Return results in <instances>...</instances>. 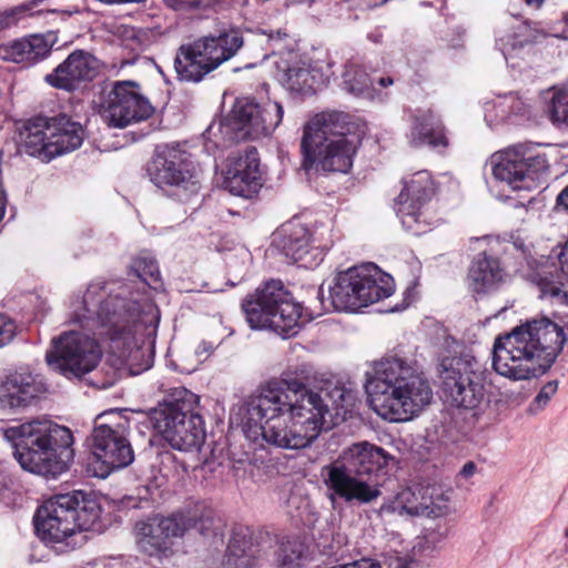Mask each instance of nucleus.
I'll use <instances>...</instances> for the list:
<instances>
[{"instance_id": "1", "label": "nucleus", "mask_w": 568, "mask_h": 568, "mask_svg": "<svg viewBox=\"0 0 568 568\" xmlns=\"http://www.w3.org/2000/svg\"><path fill=\"white\" fill-rule=\"evenodd\" d=\"M131 294L124 284L91 283L82 301V313L75 312L73 320L88 331H99L112 343L113 351L122 359L140 352L146 339L156 335L160 314L149 297Z\"/></svg>"}, {"instance_id": "2", "label": "nucleus", "mask_w": 568, "mask_h": 568, "mask_svg": "<svg viewBox=\"0 0 568 568\" xmlns=\"http://www.w3.org/2000/svg\"><path fill=\"white\" fill-rule=\"evenodd\" d=\"M244 427L254 435L261 434L270 445L284 449L310 446L321 434L328 405L314 390L277 396L265 405L246 408Z\"/></svg>"}, {"instance_id": "3", "label": "nucleus", "mask_w": 568, "mask_h": 568, "mask_svg": "<svg viewBox=\"0 0 568 568\" xmlns=\"http://www.w3.org/2000/svg\"><path fill=\"white\" fill-rule=\"evenodd\" d=\"M567 341L565 329L547 317L534 318L495 338L493 368L511 381L542 375Z\"/></svg>"}, {"instance_id": "4", "label": "nucleus", "mask_w": 568, "mask_h": 568, "mask_svg": "<svg viewBox=\"0 0 568 568\" xmlns=\"http://www.w3.org/2000/svg\"><path fill=\"white\" fill-rule=\"evenodd\" d=\"M365 389L371 407L390 423L413 419L433 399L432 388L407 359L392 355L366 372Z\"/></svg>"}, {"instance_id": "5", "label": "nucleus", "mask_w": 568, "mask_h": 568, "mask_svg": "<svg viewBox=\"0 0 568 568\" xmlns=\"http://www.w3.org/2000/svg\"><path fill=\"white\" fill-rule=\"evenodd\" d=\"M3 437L13 447V455L27 471L57 477L68 469L72 459L73 436L68 427L36 418L3 429Z\"/></svg>"}, {"instance_id": "6", "label": "nucleus", "mask_w": 568, "mask_h": 568, "mask_svg": "<svg viewBox=\"0 0 568 568\" xmlns=\"http://www.w3.org/2000/svg\"><path fill=\"white\" fill-rule=\"evenodd\" d=\"M100 506L78 490L45 500L37 510L34 526L40 539L58 554L82 547L85 531L99 520Z\"/></svg>"}, {"instance_id": "7", "label": "nucleus", "mask_w": 568, "mask_h": 568, "mask_svg": "<svg viewBox=\"0 0 568 568\" xmlns=\"http://www.w3.org/2000/svg\"><path fill=\"white\" fill-rule=\"evenodd\" d=\"M388 454L368 442H358L343 453L342 462L322 468L327 497L334 504L342 499L348 504H369L381 495L378 484L372 477L388 462Z\"/></svg>"}, {"instance_id": "8", "label": "nucleus", "mask_w": 568, "mask_h": 568, "mask_svg": "<svg viewBox=\"0 0 568 568\" xmlns=\"http://www.w3.org/2000/svg\"><path fill=\"white\" fill-rule=\"evenodd\" d=\"M349 115L338 111L316 114L304 126L301 150L305 168L347 173L358 146Z\"/></svg>"}, {"instance_id": "9", "label": "nucleus", "mask_w": 568, "mask_h": 568, "mask_svg": "<svg viewBox=\"0 0 568 568\" xmlns=\"http://www.w3.org/2000/svg\"><path fill=\"white\" fill-rule=\"evenodd\" d=\"M197 402L195 394L181 389L152 409L153 428L173 449L199 452L204 444L206 432Z\"/></svg>"}, {"instance_id": "10", "label": "nucleus", "mask_w": 568, "mask_h": 568, "mask_svg": "<svg viewBox=\"0 0 568 568\" xmlns=\"http://www.w3.org/2000/svg\"><path fill=\"white\" fill-rule=\"evenodd\" d=\"M242 310L253 329H271L290 338L301 328L302 305L278 280L267 281L247 295Z\"/></svg>"}, {"instance_id": "11", "label": "nucleus", "mask_w": 568, "mask_h": 568, "mask_svg": "<svg viewBox=\"0 0 568 568\" xmlns=\"http://www.w3.org/2000/svg\"><path fill=\"white\" fill-rule=\"evenodd\" d=\"M211 526V514L201 505L175 511L169 517L153 516L136 523V547L140 552L161 559L172 552L171 538L183 537L192 529L205 535Z\"/></svg>"}, {"instance_id": "12", "label": "nucleus", "mask_w": 568, "mask_h": 568, "mask_svg": "<svg viewBox=\"0 0 568 568\" xmlns=\"http://www.w3.org/2000/svg\"><path fill=\"white\" fill-rule=\"evenodd\" d=\"M394 290L393 277L367 263L338 273L329 287V298L336 311L354 312L390 296Z\"/></svg>"}, {"instance_id": "13", "label": "nucleus", "mask_w": 568, "mask_h": 568, "mask_svg": "<svg viewBox=\"0 0 568 568\" xmlns=\"http://www.w3.org/2000/svg\"><path fill=\"white\" fill-rule=\"evenodd\" d=\"M242 45L243 38L236 30H223L216 36H205L181 45L174 59L178 78L182 81L199 82L234 57Z\"/></svg>"}, {"instance_id": "14", "label": "nucleus", "mask_w": 568, "mask_h": 568, "mask_svg": "<svg viewBox=\"0 0 568 568\" xmlns=\"http://www.w3.org/2000/svg\"><path fill=\"white\" fill-rule=\"evenodd\" d=\"M495 179L513 190H531L540 175L549 170V161L538 145L517 144L491 156Z\"/></svg>"}, {"instance_id": "15", "label": "nucleus", "mask_w": 568, "mask_h": 568, "mask_svg": "<svg viewBox=\"0 0 568 568\" xmlns=\"http://www.w3.org/2000/svg\"><path fill=\"white\" fill-rule=\"evenodd\" d=\"M128 428L129 423L114 412L97 417L89 445L93 456L105 467L102 477L133 462L134 454L128 439Z\"/></svg>"}, {"instance_id": "16", "label": "nucleus", "mask_w": 568, "mask_h": 568, "mask_svg": "<svg viewBox=\"0 0 568 568\" xmlns=\"http://www.w3.org/2000/svg\"><path fill=\"white\" fill-rule=\"evenodd\" d=\"M273 245L288 263L313 267L332 245L331 229L321 224L310 230L301 223L288 222L276 231Z\"/></svg>"}, {"instance_id": "17", "label": "nucleus", "mask_w": 568, "mask_h": 568, "mask_svg": "<svg viewBox=\"0 0 568 568\" xmlns=\"http://www.w3.org/2000/svg\"><path fill=\"white\" fill-rule=\"evenodd\" d=\"M101 356L102 351L94 338L71 331L53 339L45 361L52 371L67 378H80L98 366Z\"/></svg>"}, {"instance_id": "18", "label": "nucleus", "mask_w": 568, "mask_h": 568, "mask_svg": "<svg viewBox=\"0 0 568 568\" xmlns=\"http://www.w3.org/2000/svg\"><path fill=\"white\" fill-rule=\"evenodd\" d=\"M440 378L443 392L453 405L475 409L484 402L483 373L475 358L468 356L443 358Z\"/></svg>"}, {"instance_id": "19", "label": "nucleus", "mask_w": 568, "mask_h": 568, "mask_svg": "<svg viewBox=\"0 0 568 568\" xmlns=\"http://www.w3.org/2000/svg\"><path fill=\"white\" fill-rule=\"evenodd\" d=\"M134 81H116L101 104V116L109 126L123 129L150 118L154 109Z\"/></svg>"}, {"instance_id": "20", "label": "nucleus", "mask_w": 568, "mask_h": 568, "mask_svg": "<svg viewBox=\"0 0 568 568\" xmlns=\"http://www.w3.org/2000/svg\"><path fill=\"white\" fill-rule=\"evenodd\" d=\"M404 187L396 199V213L403 226L415 235L423 234L432 224L426 204L434 194L432 175L420 170L403 180Z\"/></svg>"}, {"instance_id": "21", "label": "nucleus", "mask_w": 568, "mask_h": 568, "mask_svg": "<svg viewBox=\"0 0 568 568\" xmlns=\"http://www.w3.org/2000/svg\"><path fill=\"white\" fill-rule=\"evenodd\" d=\"M148 173L151 181L160 189L172 186L194 193L200 187L192 162L179 145L156 146L148 166Z\"/></svg>"}, {"instance_id": "22", "label": "nucleus", "mask_w": 568, "mask_h": 568, "mask_svg": "<svg viewBox=\"0 0 568 568\" xmlns=\"http://www.w3.org/2000/svg\"><path fill=\"white\" fill-rule=\"evenodd\" d=\"M547 33L537 22L509 18L496 31V48L511 68L520 67V62L530 53L531 48L545 39Z\"/></svg>"}, {"instance_id": "23", "label": "nucleus", "mask_w": 568, "mask_h": 568, "mask_svg": "<svg viewBox=\"0 0 568 568\" xmlns=\"http://www.w3.org/2000/svg\"><path fill=\"white\" fill-rule=\"evenodd\" d=\"M276 78L288 91L298 94H313L323 88L327 77L322 70L295 51L274 61Z\"/></svg>"}, {"instance_id": "24", "label": "nucleus", "mask_w": 568, "mask_h": 568, "mask_svg": "<svg viewBox=\"0 0 568 568\" xmlns=\"http://www.w3.org/2000/svg\"><path fill=\"white\" fill-rule=\"evenodd\" d=\"M223 186L231 194L250 199L261 187L258 152L247 148L244 153L230 156Z\"/></svg>"}, {"instance_id": "25", "label": "nucleus", "mask_w": 568, "mask_h": 568, "mask_svg": "<svg viewBox=\"0 0 568 568\" xmlns=\"http://www.w3.org/2000/svg\"><path fill=\"white\" fill-rule=\"evenodd\" d=\"M97 70L98 60L91 53L75 50L52 73L45 75V81L57 89L72 91L81 82L92 80Z\"/></svg>"}, {"instance_id": "26", "label": "nucleus", "mask_w": 568, "mask_h": 568, "mask_svg": "<svg viewBox=\"0 0 568 568\" xmlns=\"http://www.w3.org/2000/svg\"><path fill=\"white\" fill-rule=\"evenodd\" d=\"M45 393L42 381L30 372H14L0 384V403L10 408L33 405Z\"/></svg>"}, {"instance_id": "27", "label": "nucleus", "mask_w": 568, "mask_h": 568, "mask_svg": "<svg viewBox=\"0 0 568 568\" xmlns=\"http://www.w3.org/2000/svg\"><path fill=\"white\" fill-rule=\"evenodd\" d=\"M434 486L415 485L400 489L392 500L381 507L382 513L407 514L409 516L433 515L436 513Z\"/></svg>"}, {"instance_id": "28", "label": "nucleus", "mask_w": 568, "mask_h": 568, "mask_svg": "<svg viewBox=\"0 0 568 568\" xmlns=\"http://www.w3.org/2000/svg\"><path fill=\"white\" fill-rule=\"evenodd\" d=\"M312 379V368L307 364H301L295 367H290L283 372L278 382H268L265 386L261 387L260 392L250 398L246 408L257 407L265 405L273 396L283 397L290 396L293 393H303L311 390L307 384Z\"/></svg>"}, {"instance_id": "29", "label": "nucleus", "mask_w": 568, "mask_h": 568, "mask_svg": "<svg viewBox=\"0 0 568 568\" xmlns=\"http://www.w3.org/2000/svg\"><path fill=\"white\" fill-rule=\"evenodd\" d=\"M413 124L408 135L409 144L414 148L428 146L434 150H445L449 140L440 118L430 109H418L412 115Z\"/></svg>"}, {"instance_id": "30", "label": "nucleus", "mask_w": 568, "mask_h": 568, "mask_svg": "<svg viewBox=\"0 0 568 568\" xmlns=\"http://www.w3.org/2000/svg\"><path fill=\"white\" fill-rule=\"evenodd\" d=\"M413 124L408 135L409 144L414 148L428 146L434 150H445L449 140L440 118L430 109H418L412 115Z\"/></svg>"}, {"instance_id": "31", "label": "nucleus", "mask_w": 568, "mask_h": 568, "mask_svg": "<svg viewBox=\"0 0 568 568\" xmlns=\"http://www.w3.org/2000/svg\"><path fill=\"white\" fill-rule=\"evenodd\" d=\"M505 276L498 258L480 253L470 263L466 284L473 294L483 295L496 290Z\"/></svg>"}, {"instance_id": "32", "label": "nucleus", "mask_w": 568, "mask_h": 568, "mask_svg": "<svg viewBox=\"0 0 568 568\" xmlns=\"http://www.w3.org/2000/svg\"><path fill=\"white\" fill-rule=\"evenodd\" d=\"M531 267L528 277L539 287L541 296H550L568 305V278L562 277L555 257H542Z\"/></svg>"}, {"instance_id": "33", "label": "nucleus", "mask_w": 568, "mask_h": 568, "mask_svg": "<svg viewBox=\"0 0 568 568\" xmlns=\"http://www.w3.org/2000/svg\"><path fill=\"white\" fill-rule=\"evenodd\" d=\"M227 565L234 568H262L270 560L266 547L254 546L247 530L234 531L226 551Z\"/></svg>"}, {"instance_id": "34", "label": "nucleus", "mask_w": 568, "mask_h": 568, "mask_svg": "<svg viewBox=\"0 0 568 568\" xmlns=\"http://www.w3.org/2000/svg\"><path fill=\"white\" fill-rule=\"evenodd\" d=\"M50 119L49 152L52 159L72 152L81 146L84 139V129L79 122L72 121L68 115L60 114Z\"/></svg>"}, {"instance_id": "35", "label": "nucleus", "mask_w": 568, "mask_h": 568, "mask_svg": "<svg viewBox=\"0 0 568 568\" xmlns=\"http://www.w3.org/2000/svg\"><path fill=\"white\" fill-rule=\"evenodd\" d=\"M52 42L43 34H31L0 48V55L8 61L32 65L51 51Z\"/></svg>"}, {"instance_id": "36", "label": "nucleus", "mask_w": 568, "mask_h": 568, "mask_svg": "<svg viewBox=\"0 0 568 568\" xmlns=\"http://www.w3.org/2000/svg\"><path fill=\"white\" fill-rule=\"evenodd\" d=\"M50 119L37 116L26 121L18 132V144L28 154L38 156L43 161H51L49 152Z\"/></svg>"}, {"instance_id": "37", "label": "nucleus", "mask_w": 568, "mask_h": 568, "mask_svg": "<svg viewBox=\"0 0 568 568\" xmlns=\"http://www.w3.org/2000/svg\"><path fill=\"white\" fill-rule=\"evenodd\" d=\"M258 103L257 122L253 125V139L271 135L283 120V105L277 101L266 99Z\"/></svg>"}, {"instance_id": "38", "label": "nucleus", "mask_w": 568, "mask_h": 568, "mask_svg": "<svg viewBox=\"0 0 568 568\" xmlns=\"http://www.w3.org/2000/svg\"><path fill=\"white\" fill-rule=\"evenodd\" d=\"M524 102L515 94L509 93L498 97L491 104L487 105L485 119L493 126L508 120L514 114L524 111Z\"/></svg>"}, {"instance_id": "39", "label": "nucleus", "mask_w": 568, "mask_h": 568, "mask_svg": "<svg viewBox=\"0 0 568 568\" xmlns=\"http://www.w3.org/2000/svg\"><path fill=\"white\" fill-rule=\"evenodd\" d=\"M258 103L248 98L236 100L232 115L237 129L243 132V136L253 139V125L257 122Z\"/></svg>"}, {"instance_id": "40", "label": "nucleus", "mask_w": 568, "mask_h": 568, "mask_svg": "<svg viewBox=\"0 0 568 568\" xmlns=\"http://www.w3.org/2000/svg\"><path fill=\"white\" fill-rule=\"evenodd\" d=\"M344 89L358 98L374 100L376 97L375 78L357 70H347L344 73Z\"/></svg>"}, {"instance_id": "41", "label": "nucleus", "mask_w": 568, "mask_h": 568, "mask_svg": "<svg viewBox=\"0 0 568 568\" xmlns=\"http://www.w3.org/2000/svg\"><path fill=\"white\" fill-rule=\"evenodd\" d=\"M266 549L270 556L275 558L280 568L298 567L305 551L304 545L296 539L283 541L276 551H271V547Z\"/></svg>"}, {"instance_id": "42", "label": "nucleus", "mask_w": 568, "mask_h": 568, "mask_svg": "<svg viewBox=\"0 0 568 568\" xmlns=\"http://www.w3.org/2000/svg\"><path fill=\"white\" fill-rule=\"evenodd\" d=\"M131 270L142 283L149 286L155 285L161 281L158 263L149 253H141L133 258Z\"/></svg>"}, {"instance_id": "43", "label": "nucleus", "mask_w": 568, "mask_h": 568, "mask_svg": "<svg viewBox=\"0 0 568 568\" xmlns=\"http://www.w3.org/2000/svg\"><path fill=\"white\" fill-rule=\"evenodd\" d=\"M266 36V43L273 55L280 59L281 57H286L287 51H294L291 49L294 40L285 30H271L268 33H264Z\"/></svg>"}, {"instance_id": "44", "label": "nucleus", "mask_w": 568, "mask_h": 568, "mask_svg": "<svg viewBox=\"0 0 568 568\" xmlns=\"http://www.w3.org/2000/svg\"><path fill=\"white\" fill-rule=\"evenodd\" d=\"M552 122L568 125V90H561L552 95L549 109Z\"/></svg>"}, {"instance_id": "45", "label": "nucleus", "mask_w": 568, "mask_h": 568, "mask_svg": "<svg viewBox=\"0 0 568 568\" xmlns=\"http://www.w3.org/2000/svg\"><path fill=\"white\" fill-rule=\"evenodd\" d=\"M558 382L550 381L546 383L539 393L536 395L534 402L531 403L529 410L531 413H538L541 410L552 398V396L557 393Z\"/></svg>"}, {"instance_id": "46", "label": "nucleus", "mask_w": 568, "mask_h": 568, "mask_svg": "<svg viewBox=\"0 0 568 568\" xmlns=\"http://www.w3.org/2000/svg\"><path fill=\"white\" fill-rule=\"evenodd\" d=\"M165 6L176 12L204 11L201 0H163Z\"/></svg>"}, {"instance_id": "47", "label": "nucleus", "mask_w": 568, "mask_h": 568, "mask_svg": "<svg viewBox=\"0 0 568 568\" xmlns=\"http://www.w3.org/2000/svg\"><path fill=\"white\" fill-rule=\"evenodd\" d=\"M16 334L14 323L3 314H0V347L10 343Z\"/></svg>"}, {"instance_id": "48", "label": "nucleus", "mask_w": 568, "mask_h": 568, "mask_svg": "<svg viewBox=\"0 0 568 568\" xmlns=\"http://www.w3.org/2000/svg\"><path fill=\"white\" fill-rule=\"evenodd\" d=\"M510 245L514 250L518 251L519 253L523 254V256L525 258H527V264L530 267V272L532 271L531 265L535 266V262L540 261L544 257V256H541L539 260H534V258L529 260V257H528L529 246L526 244V242L520 236H513Z\"/></svg>"}, {"instance_id": "49", "label": "nucleus", "mask_w": 568, "mask_h": 568, "mask_svg": "<svg viewBox=\"0 0 568 568\" xmlns=\"http://www.w3.org/2000/svg\"><path fill=\"white\" fill-rule=\"evenodd\" d=\"M555 260L557 264H559L560 271L564 273L562 277L568 278V242L564 245Z\"/></svg>"}, {"instance_id": "50", "label": "nucleus", "mask_w": 568, "mask_h": 568, "mask_svg": "<svg viewBox=\"0 0 568 568\" xmlns=\"http://www.w3.org/2000/svg\"><path fill=\"white\" fill-rule=\"evenodd\" d=\"M214 349V345L211 343V342H206V341H202L196 349H195V354L199 358H206L209 357L212 352Z\"/></svg>"}, {"instance_id": "51", "label": "nucleus", "mask_w": 568, "mask_h": 568, "mask_svg": "<svg viewBox=\"0 0 568 568\" xmlns=\"http://www.w3.org/2000/svg\"><path fill=\"white\" fill-rule=\"evenodd\" d=\"M477 471V466L474 462H467L458 473V477L463 479H469Z\"/></svg>"}, {"instance_id": "52", "label": "nucleus", "mask_w": 568, "mask_h": 568, "mask_svg": "<svg viewBox=\"0 0 568 568\" xmlns=\"http://www.w3.org/2000/svg\"><path fill=\"white\" fill-rule=\"evenodd\" d=\"M233 0H201L203 10L229 6Z\"/></svg>"}, {"instance_id": "53", "label": "nucleus", "mask_w": 568, "mask_h": 568, "mask_svg": "<svg viewBox=\"0 0 568 568\" xmlns=\"http://www.w3.org/2000/svg\"><path fill=\"white\" fill-rule=\"evenodd\" d=\"M337 395L336 405L343 406V403L351 397V393L346 392L344 388H335L334 393Z\"/></svg>"}, {"instance_id": "54", "label": "nucleus", "mask_w": 568, "mask_h": 568, "mask_svg": "<svg viewBox=\"0 0 568 568\" xmlns=\"http://www.w3.org/2000/svg\"><path fill=\"white\" fill-rule=\"evenodd\" d=\"M558 205L568 209V186L561 191L557 197Z\"/></svg>"}, {"instance_id": "55", "label": "nucleus", "mask_w": 568, "mask_h": 568, "mask_svg": "<svg viewBox=\"0 0 568 568\" xmlns=\"http://www.w3.org/2000/svg\"><path fill=\"white\" fill-rule=\"evenodd\" d=\"M6 210V193L2 187H0V221L2 220Z\"/></svg>"}, {"instance_id": "56", "label": "nucleus", "mask_w": 568, "mask_h": 568, "mask_svg": "<svg viewBox=\"0 0 568 568\" xmlns=\"http://www.w3.org/2000/svg\"><path fill=\"white\" fill-rule=\"evenodd\" d=\"M378 83L379 87L385 88L387 85L393 84V79L390 77H381L378 79H375V83Z\"/></svg>"}, {"instance_id": "57", "label": "nucleus", "mask_w": 568, "mask_h": 568, "mask_svg": "<svg viewBox=\"0 0 568 568\" xmlns=\"http://www.w3.org/2000/svg\"><path fill=\"white\" fill-rule=\"evenodd\" d=\"M545 0H525V2L528 4V6H535V7H540V4L544 2Z\"/></svg>"}, {"instance_id": "58", "label": "nucleus", "mask_w": 568, "mask_h": 568, "mask_svg": "<svg viewBox=\"0 0 568 568\" xmlns=\"http://www.w3.org/2000/svg\"><path fill=\"white\" fill-rule=\"evenodd\" d=\"M381 37H382L381 34H378V36H373L372 34V36H369V39H372L374 42H379Z\"/></svg>"}, {"instance_id": "59", "label": "nucleus", "mask_w": 568, "mask_h": 568, "mask_svg": "<svg viewBox=\"0 0 568 568\" xmlns=\"http://www.w3.org/2000/svg\"><path fill=\"white\" fill-rule=\"evenodd\" d=\"M565 536L568 538V528L565 531Z\"/></svg>"}, {"instance_id": "60", "label": "nucleus", "mask_w": 568, "mask_h": 568, "mask_svg": "<svg viewBox=\"0 0 568 568\" xmlns=\"http://www.w3.org/2000/svg\"><path fill=\"white\" fill-rule=\"evenodd\" d=\"M388 1H389V0H383V1H382V3H386V2H388Z\"/></svg>"}, {"instance_id": "61", "label": "nucleus", "mask_w": 568, "mask_h": 568, "mask_svg": "<svg viewBox=\"0 0 568 568\" xmlns=\"http://www.w3.org/2000/svg\"><path fill=\"white\" fill-rule=\"evenodd\" d=\"M567 21H568V16H567Z\"/></svg>"}]
</instances>
